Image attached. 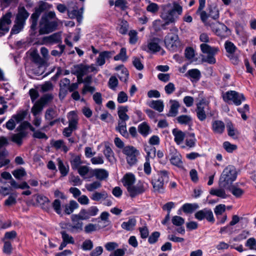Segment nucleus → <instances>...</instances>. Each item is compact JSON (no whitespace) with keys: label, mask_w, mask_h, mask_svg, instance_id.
<instances>
[{"label":"nucleus","mask_w":256,"mask_h":256,"mask_svg":"<svg viewBox=\"0 0 256 256\" xmlns=\"http://www.w3.org/2000/svg\"><path fill=\"white\" fill-rule=\"evenodd\" d=\"M208 105L204 99H202L196 104V112L198 118L201 122L204 121L206 118L207 115L204 110L205 106Z\"/></svg>","instance_id":"obj_11"},{"label":"nucleus","mask_w":256,"mask_h":256,"mask_svg":"<svg viewBox=\"0 0 256 256\" xmlns=\"http://www.w3.org/2000/svg\"><path fill=\"white\" fill-rule=\"evenodd\" d=\"M12 14L10 12L6 13L0 18V34H5L9 31V25L11 24L10 18Z\"/></svg>","instance_id":"obj_10"},{"label":"nucleus","mask_w":256,"mask_h":256,"mask_svg":"<svg viewBox=\"0 0 256 256\" xmlns=\"http://www.w3.org/2000/svg\"><path fill=\"white\" fill-rule=\"evenodd\" d=\"M112 55V52L109 51H104L100 53L96 59V62L100 66L104 65L106 62V59L110 58Z\"/></svg>","instance_id":"obj_25"},{"label":"nucleus","mask_w":256,"mask_h":256,"mask_svg":"<svg viewBox=\"0 0 256 256\" xmlns=\"http://www.w3.org/2000/svg\"><path fill=\"white\" fill-rule=\"evenodd\" d=\"M28 134V132H18L17 134H13L11 137V140L18 145L20 146L22 143L23 138L26 136Z\"/></svg>","instance_id":"obj_28"},{"label":"nucleus","mask_w":256,"mask_h":256,"mask_svg":"<svg viewBox=\"0 0 256 256\" xmlns=\"http://www.w3.org/2000/svg\"><path fill=\"white\" fill-rule=\"evenodd\" d=\"M151 183L152 185L154 192L159 194H163L164 192V187L163 182H159L154 178H152Z\"/></svg>","instance_id":"obj_27"},{"label":"nucleus","mask_w":256,"mask_h":256,"mask_svg":"<svg viewBox=\"0 0 256 256\" xmlns=\"http://www.w3.org/2000/svg\"><path fill=\"white\" fill-rule=\"evenodd\" d=\"M12 174L17 180H21L26 175V172L24 168L16 169L12 172Z\"/></svg>","instance_id":"obj_48"},{"label":"nucleus","mask_w":256,"mask_h":256,"mask_svg":"<svg viewBox=\"0 0 256 256\" xmlns=\"http://www.w3.org/2000/svg\"><path fill=\"white\" fill-rule=\"evenodd\" d=\"M238 176L236 168L232 165H228L223 170L219 180V185L223 188L229 187L234 182Z\"/></svg>","instance_id":"obj_1"},{"label":"nucleus","mask_w":256,"mask_h":256,"mask_svg":"<svg viewBox=\"0 0 256 256\" xmlns=\"http://www.w3.org/2000/svg\"><path fill=\"white\" fill-rule=\"evenodd\" d=\"M170 103L171 104L168 112L166 114L168 117H175L178 114V110L180 107L179 102L176 100H170Z\"/></svg>","instance_id":"obj_19"},{"label":"nucleus","mask_w":256,"mask_h":256,"mask_svg":"<svg viewBox=\"0 0 256 256\" xmlns=\"http://www.w3.org/2000/svg\"><path fill=\"white\" fill-rule=\"evenodd\" d=\"M58 26L56 20H48L45 18H41L39 23L40 35L48 34L56 30Z\"/></svg>","instance_id":"obj_4"},{"label":"nucleus","mask_w":256,"mask_h":256,"mask_svg":"<svg viewBox=\"0 0 256 256\" xmlns=\"http://www.w3.org/2000/svg\"><path fill=\"white\" fill-rule=\"evenodd\" d=\"M138 132L144 137L147 136L150 132L151 129L147 122H144L138 126Z\"/></svg>","instance_id":"obj_23"},{"label":"nucleus","mask_w":256,"mask_h":256,"mask_svg":"<svg viewBox=\"0 0 256 256\" xmlns=\"http://www.w3.org/2000/svg\"><path fill=\"white\" fill-rule=\"evenodd\" d=\"M70 162L72 170H76L78 169L82 164L81 156L80 155L74 156L70 159Z\"/></svg>","instance_id":"obj_40"},{"label":"nucleus","mask_w":256,"mask_h":256,"mask_svg":"<svg viewBox=\"0 0 256 256\" xmlns=\"http://www.w3.org/2000/svg\"><path fill=\"white\" fill-rule=\"evenodd\" d=\"M194 217L200 221L206 219L208 222L212 224H214L215 222L212 210L208 208H204L196 212L194 214Z\"/></svg>","instance_id":"obj_9"},{"label":"nucleus","mask_w":256,"mask_h":256,"mask_svg":"<svg viewBox=\"0 0 256 256\" xmlns=\"http://www.w3.org/2000/svg\"><path fill=\"white\" fill-rule=\"evenodd\" d=\"M224 47L226 52L230 54H233L237 50V48L234 43L228 40L225 42Z\"/></svg>","instance_id":"obj_50"},{"label":"nucleus","mask_w":256,"mask_h":256,"mask_svg":"<svg viewBox=\"0 0 256 256\" xmlns=\"http://www.w3.org/2000/svg\"><path fill=\"white\" fill-rule=\"evenodd\" d=\"M198 207L199 206L197 204L186 203L182 206V208L184 212L191 214L194 210L198 209Z\"/></svg>","instance_id":"obj_39"},{"label":"nucleus","mask_w":256,"mask_h":256,"mask_svg":"<svg viewBox=\"0 0 256 256\" xmlns=\"http://www.w3.org/2000/svg\"><path fill=\"white\" fill-rule=\"evenodd\" d=\"M166 46L171 50H176L180 46L179 38L178 34L170 33L164 38Z\"/></svg>","instance_id":"obj_8"},{"label":"nucleus","mask_w":256,"mask_h":256,"mask_svg":"<svg viewBox=\"0 0 256 256\" xmlns=\"http://www.w3.org/2000/svg\"><path fill=\"white\" fill-rule=\"evenodd\" d=\"M44 106L40 102L37 100L36 102L31 109V112L34 116H36L42 112L44 108Z\"/></svg>","instance_id":"obj_47"},{"label":"nucleus","mask_w":256,"mask_h":256,"mask_svg":"<svg viewBox=\"0 0 256 256\" xmlns=\"http://www.w3.org/2000/svg\"><path fill=\"white\" fill-rule=\"evenodd\" d=\"M172 222L174 225L182 226L184 223V219L180 216H175L172 217Z\"/></svg>","instance_id":"obj_62"},{"label":"nucleus","mask_w":256,"mask_h":256,"mask_svg":"<svg viewBox=\"0 0 256 256\" xmlns=\"http://www.w3.org/2000/svg\"><path fill=\"white\" fill-rule=\"evenodd\" d=\"M24 24L19 22L15 21V24L12 28L10 31V34H16L19 33L22 30Z\"/></svg>","instance_id":"obj_52"},{"label":"nucleus","mask_w":256,"mask_h":256,"mask_svg":"<svg viewBox=\"0 0 256 256\" xmlns=\"http://www.w3.org/2000/svg\"><path fill=\"white\" fill-rule=\"evenodd\" d=\"M196 140L194 133L188 134L185 140L186 146L190 148H194L196 146Z\"/></svg>","instance_id":"obj_42"},{"label":"nucleus","mask_w":256,"mask_h":256,"mask_svg":"<svg viewBox=\"0 0 256 256\" xmlns=\"http://www.w3.org/2000/svg\"><path fill=\"white\" fill-rule=\"evenodd\" d=\"M60 32H56L48 36H46L44 40L49 43H58L61 42Z\"/></svg>","instance_id":"obj_35"},{"label":"nucleus","mask_w":256,"mask_h":256,"mask_svg":"<svg viewBox=\"0 0 256 256\" xmlns=\"http://www.w3.org/2000/svg\"><path fill=\"white\" fill-rule=\"evenodd\" d=\"M186 76H189L196 82L199 80L201 77L200 72L198 69H191L188 70L186 74Z\"/></svg>","instance_id":"obj_41"},{"label":"nucleus","mask_w":256,"mask_h":256,"mask_svg":"<svg viewBox=\"0 0 256 256\" xmlns=\"http://www.w3.org/2000/svg\"><path fill=\"white\" fill-rule=\"evenodd\" d=\"M171 157L170 158V163L176 166L182 168L183 166V162L182 160V156L175 149L170 153Z\"/></svg>","instance_id":"obj_16"},{"label":"nucleus","mask_w":256,"mask_h":256,"mask_svg":"<svg viewBox=\"0 0 256 256\" xmlns=\"http://www.w3.org/2000/svg\"><path fill=\"white\" fill-rule=\"evenodd\" d=\"M52 207L57 214L59 215L61 214V202L59 199L54 200L52 203Z\"/></svg>","instance_id":"obj_56"},{"label":"nucleus","mask_w":256,"mask_h":256,"mask_svg":"<svg viewBox=\"0 0 256 256\" xmlns=\"http://www.w3.org/2000/svg\"><path fill=\"white\" fill-rule=\"evenodd\" d=\"M57 160L58 162V169L60 174L62 176H66L68 172V167H66L64 165L62 160H61L60 158H58Z\"/></svg>","instance_id":"obj_53"},{"label":"nucleus","mask_w":256,"mask_h":256,"mask_svg":"<svg viewBox=\"0 0 256 256\" xmlns=\"http://www.w3.org/2000/svg\"><path fill=\"white\" fill-rule=\"evenodd\" d=\"M223 147L224 150L229 153L232 152L234 150H236L237 146L236 144H230L229 142H224L223 143Z\"/></svg>","instance_id":"obj_57"},{"label":"nucleus","mask_w":256,"mask_h":256,"mask_svg":"<svg viewBox=\"0 0 256 256\" xmlns=\"http://www.w3.org/2000/svg\"><path fill=\"white\" fill-rule=\"evenodd\" d=\"M76 68L75 72H72L73 74L79 77H83L85 75L89 70V66H84L82 64L76 65L75 66Z\"/></svg>","instance_id":"obj_31"},{"label":"nucleus","mask_w":256,"mask_h":256,"mask_svg":"<svg viewBox=\"0 0 256 256\" xmlns=\"http://www.w3.org/2000/svg\"><path fill=\"white\" fill-rule=\"evenodd\" d=\"M108 193L104 190L101 192H94L90 196V198L94 201H100L108 198Z\"/></svg>","instance_id":"obj_37"},{"label":"nucleus","mask_w":256,"mask_h":256,"mask_svg":"<svg viewBox=\"0 0 256 256\" xmlns=\"http://www.w3.org/2000/svg\"><path fill=\"white\" fill-rule=\"evenodd\" d=\"M225 211L226 206L224 204H220L216 206L214 209V212L217 217L222 215Z\"/></svg>","instance_id":"obj_64"},{"label":"nucleus","mask_w":256,"mask_h":256,"mask_svg":"<svg viewBox=\"0 0 256 256\" xmlns=\"http://www.w3.org/2000/svg\"><path fill=\"white\" fill-rule=\"evenodd\" d=\"M222 98L224 102L228 104L232 102L237 106L240 105L242 102L246 100L242 94L234 90H229L226 92H222Z\"/></svg>","instance_id":"obj_3"},{"label":"nucleus","mask_w":256,"mask_h":256,"mask_svg":"<svg viewBox=\"0 0 256 256\" xmlns=\"http://www.w3.org/2000/svg\"><path fill=\"white\" fill-rule=\"evenodd\" d=\"M130 36L129 42L130 44H134L138 41V32L135 30H130L128 32Z\"/></svg>","instance_id":"obj_60"},{"label":"nucleus","mask_w":256,"mask_h":256,"mask_svg":"<svg viewBox=\"0 0 256 256\" xmlns=\"http://www.w3.org/2000/svg\"><path fill=\"white\" fill-rule=\"evenodd\" d=\"M54 96L52 94H46L42 96L38 101L44 107L50 103L54 100Z\"/></svg>","instance_id":"obj_34"},{"label":"nucleus","mask_w":256,"mask_h":256,"mask_svg":"<svg viewBox=\"0 0 256 256\" xmlns=\"http://www.w3.org/2000/svg\"><path fill=\"white\" fill-rule=\"evenodd\" d=\"M148 187V184L143 181L139 180L136 185H132L127 190L129 193L130 196L132 198H134L137 196L144 193Z\"/></svg>","instance_id":"obj_7"},{"label":"nucleus","mask_w":256,"mask_h":256,"mask_svg":"<svg viewBox=\"0 0 256 256\" xmlns=\"http://www.w3.org/2000/svg\"><path fill=\"white\" fill-rule=\"evenodd\" d=\"M70 84V80L68 78H62L60 80L58 96L60 100H63L66 96Z\"/></svg>","instance_id":"obj_14"},{"label":"nucleus","mask_w":256,"mask_h":256,"mask_svg":"<svg viewBox=\"0 0 256 256\" xmlns=\"http://www.w3.org/2000/svg\"><path fill=\"white\" fill-rule=\"evenodd\" d=\"M56 111L52 108H49L46 112L45 118L48 120H51L56 116Z\"/></svg>","instance_id":"obj_63"},{"label":"nucleus","mask_w":256,"mask_h":256,"mask_svg":"<svg viewBox=\"0 0 256 256\" xmlns=\"http://www.w3.org/2000/svg\"><path fill=\"white\" fill-rule=\"evenodd\" d=\"M201 51L204 54H216L219 51V48L216 47H212L206 44H202L200 45Z\"/></svg>","instance_id":"obj_26"},{"label":"nucleus","mask_w":256,"mask_h":256,"mask_svg":"<svg viewBox=\"0 0 256 256\" xmlns=\"http://www.w3.org/2000/svg\"><path fill=\"white\" fill-rule=\"evenodd\" d=\"M114 59L116 61L121 60L123 62H126L128 59L126 48H122L119 54L115 56Z\"/></svg>","instance_id":"obj_45"},{"label":"nucleus","mask_w":256,"mask_h":256,"mask_svg":"<svg viewBox=\"0 0 256 256\" xmlns=\"http://www.w3.org/2000/svg\"><path fill=\"white\" fill-rule=\"evenodd\" d=\"M44 4H41L38 8H36L34 12L32 14L30 22V32L31 36H35L36 33L38 20L42 14L44 10Z\"/></svg>","instance_id":"obj_5"},{"label":"nucleus","mask_w":256,"mask_h":256,"mask_svg":"<svg viewBox=\"0 0 256 256\" xmlns=\"http://www.w3.org/2000/svg\"><path fill=\"white\" fill-rule=\"evenodd\" d=\"M169 172L166 170H160L157 172L156 174H154L152 178L163 182V184H166L169 180Z\"/></svg>","instance_id":"obj_17"},{"label":"nucleus","mask_w":256,"mask_h":256,"mask_svg":"<svg viewBox=\"0 0 256 256\" xmlns=\"http://www.w3.org/2000/svg\"><path fill=\"white\" fill-rule=\"evenodd\" d=\"M160 41V40L158 38H153L148 44L147 48L148 50L144 49V50L153 54L160 52L161 49L159 44Z\"/></svg>","instance_id":"obj_15"},{"label":"nucleus","mask_w":256,"mask_h":256,"mask_svg":"<svg viewBox=\"0 0 256 256\" xmlns=\"http://www.w3.org/2000/svg\"><path fill=\"white\" fill-rule=\"evenodd\" d=\"M199 6L196 10V14L200 15V20L204 22L205 23L208 18V14L206 12L202 10L205 6L206 0H198Z\"/></svg>","instance_id":"obj_20"},{"label":"nucleus","mask_w":256,"mask_h":256,"mask_svg":"<svg viewBox=\"0 0 256 256\" xmlns=\"http://www.w3.org/2000/svg\"><path fill=\"white\" fill-rule=\"evenodd\" d=\"M102 186V184L100 182L94 181L92 183L88 184L86 186V188L89 192H92L96 189H98Z\"/></svg>","instance_id":"obj_55"},{"label":"nucleus","mask_w":256,"mask_h":256,"mask_svg":"<svg viewBox=\"0 0 256 256\" xmlns=\"http://www.w3.org/2000/svg\"><path fill=\"white\" fill-rule=\"evenodd\" d=\"M182 12V6L174 2L173 4V8L168 11L163 12L161 14V18L166 21V24L174 23Z\"/></svg>","instance_id":"obj_2"},{"label":"nucleus","mask_w":256,"mask_h":256,"mask_svg":"<svg viewBox=\"0 0 256 256\" xmlns=\"http://www.w3.org/2000/svg\"><path fill=\"white\" fill-rule=\"evenodd\" d=\"M71 220L72 224L70 226L72 229L70 231L73 232L75 230L76 232H80L82 230L83 222L82 220L78 215V214H74L71 216Z\"/></svg>","instance_id":"obj_13"},{"label":"nucleus","mask_w":256,"mask_h":256,"mask_svg":"<svg viewBox=\"0 0 256 256\" xmlns=\"http://www.w3.org/2000/svg\"><path fill=\"white\" fill-rule=\"evenodd\" d=\"M92 174L100 181L106 180L109 175L108 172L103 168H96L93 170Z\"/></svg>","instance_id":"obj_22"},{"label":"nucleus","mask_w":256,"mask_h":256,"mask_svg":"<svg viewBox=\"0 0 256 256\" xmlns=\"http://www.w3.org/2000/svg\"><path fill=\"white\" fill-rule=\"evenodd\" d=\"M172 133L174 136V142L177 144H180L183 142L186 136L184 132L176 128H174L172 130Z\"/></svg>","instance_id":"obj_29"},{"label":"nucleus","mask_w":256,"mask_h":256,"mask_svg":"<svg viewBox=\"0 0 256 256\" xmlns=\"http://www.w3.org/2000/svg\"><path fill=\"white\" fill-rule=\"evenodd\" d=\"M136 220L134 218H130L127 222H123L122 224V228L128 231L132 230L136 224Z\"/></svg>","instance_id":"obj_38"},{"label":"nucleus","mask_w":256,"mask_h":256,"mask_svg":"<svg viewBox=\"0 0 256 256\" xmlns=\"http://www.w3.org/2000/svg\"><path fill=\"white\" fill-rule=\"evenodd\" d=\"M212 129L214 134H221L224 131L225 124L222 120H215L212 122Z\"/></svg>","instance_id":"obj_18"},{"label":"nucleus","mask_w":256,"mask_h":256,"mask_svg":"<svg viewBox=\"0 0 256 256\" xmlns=\"http://www.w3.org/2000/svg\"><path fill=\"white\" fill-rule=\"evenodd\" d=\"M128 24L126 20H122L120 24L118 32L120 34H126L128 30Z\"/></svg>","instance_id":"obj_58"},{"label":"nucleus","mask_w":256,"mask_h":256,"mask_svg":"<svg viewBox=\"0 0 256 256\" xmlns=\"http://www.w3.org/2000/svg\"><path fill=\"white\" fill-rule=\"evenodd\" d=\"M149 106L151 108L158 111L160 112H162L164 108L163 102L161 100H152L149 104Z\"/></svg>","instance_id":"obj_36"},{"label":"nucleus","mask_w":256,"mask_h":256,"mask_svg":"<svg viewBox=\"0 0 256 256\" xmlns=\"http://www.w3.org/2000/svg\"><path fill=\"white\" fill-rule=\"evenodd\" d=\"M64 213L66 214H71L74 210L78 208L79 206L78 204L74 200L70 201L68 204L64 205Z\"/></svg>","instance_id":"obj_32"},{"label":"nucleus","mask_w":256,"mask_h":256,"mask_svg":"<svg viewBox=\"0 0 256 256\" xmlns=\"http://www.w3.org/2000/svg\"><path fill=\"white\" fill-rule=\"evenodd\" d=\"M27 115L26 110H21L18 112L16 114L12 116V118L16 123H19L22 121Z\"/></svg>","instance_id":"obj_49"},{"label":"nucleus","mask_w":256,"mask_h":256,"mask_svg":"<svg viewBox=\"0 0 256 256\" xmlns=\"http://www.w3.org/2000/svg\"><path fill=\"white\" fill-rule=\"evenodd\" d=\"M122 153L126 156V162L130 166H134L136 163V156L140 152L135 147L132 146H126L122 150Z\"/></svg>","instance_id":"obj_6"},{"label":"nucleus","mask_w":256,"mask_h":256,"mask_svg":"<svg viewBox=\"0 0 256 256\" xmlns=\"http://www.w3.org/2000/svg\"><path fill=\"white\" fill-rule=\"evenodd\" d=\"M30 16V13L24 6H19L16 14L15 21L26 24V20Z\"/></svg>","instance_id":"obj_12"},{"label":"nucleus","mask_w":256,"mask_h":256,"mask_svg":"<svg viewBox=\"0 0 256 256\" xmlns=\"http://www.w3.org/2000/svg\"><path fill=\"white\" fill-rule=\"evenodd\" d=\"M160 232H154L152 233L148 238V242L150 244H154L157 242L160 236Z\"/></svg>","instance_id":"obj_61"},{"label":"nucleus","mask_w":256,"mask_h":256,"mask_svg":"<svg viewBox=\"0 0 256 256\" xmlns=\"http://www.w3.org/2000/svg\"><path fill=\"white\" fill-rule=\"evenodd\" d=\"M128 112V106H120L118 108V114L120 120H128L129 116L126 114Z\"/></svg>","instance_id":"obj_30"},{"label":"nucleus","mask_w":256,"mask_h":256,"mask_svg":"<svg viewBox=\"0 0 256 256\" xmlns=\"http://www.w3.org/2000/svg\"><path fill=\"white\" fill-rule=\"evenodd\" d=\"M224 188L228 190L236 198H240L244 194V190L238 188L236 185L231 184Z\"/></svg>","instance_id":"obj_33"},{"label":"nucleus","mask_w":256,"mask_h":256,"mask_svg":"<svg viewBox=\"0 0 256 256\" xmlns=\"http://www.w3.org/2000/svg\"><path fill=\"white\" fill-rule=\"evenodd\" d=\"M60 234L62 240L66 244H74V240L73 237L66 233L64 230L61 231Z\"/></svg>","instance_id":"obj_51"},{"label":"nucleus","mask_w":256,"mask_h":256,"mask_svg":"<svg viewBox=\"0 0 256 256\" xmlns=\"http://www.w3.org/2000/svg\"><path fill=\"white\" fill-rule=\"evenodd\" d=\"M104 154L110 162H112L114 160V153L112 149L108 146H106L104 150Z\"/></svg>","instance_id":"obj_44"},{"label":"nucleus","mask_w":256,"mask_h":256,"mask_svg":"<svg viewBox=\"0 0 256 256\" xmlns=\"http://www.w3.org/2000/svg\"><path fill=\"white\" fill-rule=\"evenodd\" d=\"M208 16L214 20H217L219 18L220 14L218 8L214 6L209 7Z\"/></svg>","instance_id":"obj_46"},{"label":"nucleus","mask_w":256,"mask_h":256,"mask_svg":"<svg viewBox=\"0 0 256 256\" xmlns=\"http://www.w3.org/2000/svg\"><path fill=\"white\" fill-rule=\"evenodd\" d=\"M30 56L32 62H34V64H38L40 66H42L44 64V60L40 56L39 54L36 51H33L31 53Z\"/></svg>","instance_id":"obj_43"},{"label":"nucleus","mask_w":256,"mask_h":256,"mask_svg":"<svg viewBox=\"0 0 256 256\" xmlns=\"http://www.w3.org/2000/svg\"><path fill=\"white\" fill-rule=\"evenodd\" d=\"M210 194L212 195L216 196L222 198H227V196L224 189H212L210 191Z\"/></svg>","instance_id":"obj_54"},{"label":"nucleus","mask_w":256,"mask_h":256,"mask_svg":"<svg viewBox=\"0 0 256 256\" xmlns=\"http://www.w3.org/2000/svg\"><path fill=\"white\" fill-rule=\"evenodd\" d=\"M178 124L182 125H188L192 126V118L190 115H180L176 118Z\"/></svg>","instance_id":"obj_24"},{"label":"nucleus","mask_w":256,"mask_h":256,"mask_svg":"<svg viewBox=\"0 0 256 256\" xmlns=\"http://www.w3.org/2000/svg\"><path fill=\"white\" fill-rule=\"evenodd\" d=\"M118 80L115 76H112L110 78L108 82V86L110 89L115 90L116 88L118 86Z\"/></svg>","instance_id":"obj_59"},{"label":"nucleus","mask_w":256,"mask_h":256,"mask_svg":"<svg viewBox=\"0 0 256 256\" xmlns=\"http://www.w3.org/2000/svg\"><path fill=\"white\" fill-rule=\"evenodd\" d=\"M135 181V176L134 174L131 173L126 174L122 180L123 184L126 188L127 190L134 184Z\"/></svg>","instance_id":"obj_21"}]
</instances>
